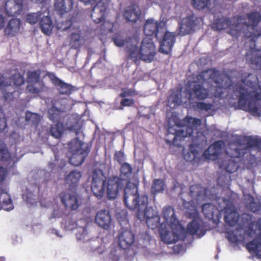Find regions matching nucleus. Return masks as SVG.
Returning <instances> with one entry per match:
<instances>
[{
	"label": "nucleus",
	"mask_w": 261,
	"mask_h": 261,
	"mask_svg": "<svg viewBox=\"0 0 261 261\" xmlns=\"http://www.w3.org/2000/svg\"><path fill=\"white\" fill-rule=\"evenodd\" d=\"M5 8L10 16L19 15L23 10V0H7Z\"/></svg>",
	"instance_id": "aec40b11"
},
{
	"label": "nucleus",
	"mask_w": 261,
	"mask_h": 261,
	"mask_svg": "<svg viewBox=\"0 0 261 261\" xmlns=\"http://www.w3.org/2000/svg\"><path fill=\"white\" fill-rule=\"evenodd\" d=\"M114 158L120 164H122L124 161V154L121 151H116L115 153Z\"/></svg>",
	"instance_id": "e2e57ef3"
},
{
	"label": "nucleus",
	"mask_w": 261,
	"mask_h": 261,
	"mask_svg": "<svg viewBox=\"0 0 261 261\" xmlns=\"http://www.w3.org/2000/svg\"><path fill=\"white\" fill-rule=\"evenodd\" d=\"M183 158L187 162H192L196 158L198 154V151L196 150V146L194 144H191L189 145V149L187 152L185 150H182Z\"/></svg>",
	"instance_id": "ea45409f"
},
{
	"label": "nucleus",
	"mask_w": 261,
	"mask_h": 261,
	"mask_svg": "<svg viewBox=\"0 0 261 261\" xmlns=\"http://www.w3.org/2000/svg\"><path fill=\"white\" fill-rule=\"evenodd\" d=\"M14 208L12 200L10 195L5 192L3 189H0V210L4 209L9 211Z\"/></svg>",
	"instance_id": "2f4dec72"
},
{
	"label": "nucleus",
	"mask_w": 261,
	"mask_h": 261,
	"mask_svg": "<svg viewBox=\"0 0 261 261\" xmlns=\"http://www.w3.org/2000/svg\"><path fill=\"white\" fill-rule=\"evenodd\" d=\"M123 201L128 209L137 211V217L139 220H145L149 228L154 229L160 225L159 215L152 208L148 207V197L146 195H139L137 185L127 184Z\"/></svg>",
	"instance_id": "f03ea898"
},
{
	"label": "nucleus",
	"mask_w": 261,
	"mask_h": 261,
	"mask_svg": "<svg viewBox=\"0 0 261 261\" xmlns=\"http://www.w3.org/2000/svg\"><path fill=\"white\" fill-rule=\"evenodd\" d=\"M246 247L250 253L261 258V234L256 236L253 240L247 243Z\"/></svg>",
	"instance_id": "cd10ccee"
},
{
	"label": "nucleus",
	"mask_w": 261,
	"mask_h": 261,
	"mask_svg": "<svg viewBox=\"0 0 261 261\" xmlns=\"http://www.w3.org/2000/svg\"><path fill=\"white\" fill-rule=\"evenodd\" d=\"M117 239L119 247L125 250L129 248L134 243L135 236L132 231L125 230L118 235Z\"/></svg>",
	"instance_id": "f3484780"
},
{
	"label": "nucleus",
	"mask_w": 261,
	"mask_h": 261,
	"mask_svg": "<svg viewBox=\"0 0 261 261\" xmlns=\"http://www.w3.org/2000/svg\"><path fill=\"white\" fill-rule=\"evenodd\" d=\"M247 19L251 24L244 22L242 31L239 24L236 26V29L231 28L229 33L238 38L242 33L243 34V37L245 38L250 39V41L253 43V47H251L246 54L245 57L247 62L252 65H254L257 69H261V52L255 47V43L256 41L261 40V33H255L250 32L254 31L258 23L261 20V14L257 11H252L247 15Z\"/></svg>",
	"instance_id": "7ed1b4c3"
},
{
	"label": "nucleus",
	"mask_w": 261,
	"mask_h": 261,
	"mask_svg": "<svg viewBox=\"0 0 261 261\" xmlns=\"http://www.w3.org/2000/svg\"><path fill=\"white\" fill-rule=\"evenodd\" d=\"M61 111L59 109L53 106L48 110V118L54 122H59Z\"/></svg>",
	"instance_id": "a18cd8bd"
},
{
	"label": "nucleus",
	"mask_w": 261,
	"mask_h": 261,
	"mask_svg": "<svg viewBox=\"0 0 261 261\" xmlns=\"http://www.w3.org/2000/svg\"><path fill=\"white\" fill-rule=\"evenodd\" d=\"M224 201L226 204L223 210L225 214L224 220L228 225L234 226L239 221V214L232 201L227 199H224Z\"/></svg>",
	"instance_id": "f8f14e48"
},
{
	"label": "nucleus",
	"mask_w": 261,
	"mask_h": 261,
	"mask_svg": "<svg viewBox=\"0 0 261 261\" xmlns=\"http://www.w3.org/2000/svg\"><path fill=\"white\" fill-rule=\"evenodd\" d=\"M224 143L222 141H216L205 149L203 156L208 159L215 161L217 160L222 151Z\"/></svg>",
	"instance_id": "6ab92c4d"
},
{
	"label": "nucleus",
	"mask_w": 261,
	"mask_h": 261,
	"mask_svg": "<svg viewBox=\"0 0 261 261\" xmlns=\"http://www.w3.org/2000/svg\"><path fill=\"white\" fill-rule=\"evenodd\" d=\"M73 4V0H56L55 10L60 15H63L72 10Z\"/></svg>",
	"instance_id": "a878e982"
},
{
	"label": "nucleus",
	"mask_w": 261,
	"mask_h": 261,
	"mask_svg": "<svg viewBox=\"0 0 261 261\" xmlns=\"http://www.w3.org/2000/svg\"><path fill=\"white\" fill-rule=\"evenodd\" d=\"M20 20L17 18H12L8 22L5 29V34L7 36H14L19 32Z\"/></svg>",
	"instance_id": "473e14b6"
},
{
	"label": "nucleus",
	"mask_w": 261,
	"mask_h": 261,
	"mask_svg": "<svg viewBox=\"0 0 261 261\" xmlns=\"http://www.w3.org/2000/svg\"><path fill=\"white\" fill-rule=\"evenodd\" d=\"M202 19L192 14L184 18L179 25L178 34L180 36H185L194 32L196 28H199Z\"/></svg>",
	"instance_id": "6e6552de"
},
{
	"label": "nucleus",
	"mask_w": 261,
	"mask_h": 261,
	"mask_svg": "<svg viewBox=\"0 0 261 261\" xmlns=\"http://www.w3.org/2000/svg\"><path fill=\"white\" fill-rule=\"evenodd\" d=\"M95 222L100 227L108 229L111 222L109 212L105 210L99 211L95 216Z\"/></svg>",
	"instance_id": "bb28decb"
},
{
	"label": "nucleus",
	"mask_w": 261,
	"mask_h": 261,
	"mask_svg": "<svg viewBox=\"0 0 261 261\" xmlns=\"http://www.w3.org/2000/svg\"><path fill=\"white\" fill-rule=\"evenodd\" d=\"M251 219L252 216L248 214L243 213L241 216V220L243 225L250 223Z\"/></svg>",
	"instance_id": "338daca9"
},
{
	"label": "nucleus",
	"mask_w": 261,
	"mask_h": 261,
	"mask_svg": "<svg viewBox=\"0 0 261 261\" xmlns=\"http://www.w3.org/2000/svg\"><path fill=\"white\" fill-rule=\"evenodd\" d=\"M175 42V34L173 33L166 32L161 43L159 51L165 55L170 54Z\"/></svg>",
	"instance_id": "a211bd4d"
},
{
	"label": "nucleus",
	"mask_w": 261,
	"mask_h": 261,
	"mask_svg": "<svg viewBox=\"0 0 261 261\" xmlns=\"http://www.w3.org/2000/svg\"><path fill=\"white\" fill-rule=\"evenodd\" d=\"M233 144L238 147L245 146V147L242 148H234L233 154L234 156H243L249 151L250 149L253 147L259 148L261 146V139L252 136H239L231 146Z\"/></svg>",
	"instance_id": "39448f33"
},
{
	"label": "nucleus",
	"mask_w": 261,
	"mask_h": 261,
	"mask_svg": "<svg viewBox=\"0 0 261 261\" xmlns=\"http://www.w3.org/2000/svg\"><path fill=\"white\" fill-rule=\"evenodd\" d=\"M106 177L101 170H95L93 172L91 189L98 199L103 197L106 191Z\"/></svg>",
	"instance_id": "0eeeda50"
},
{
	"label": "nucleus",
	"mask_w": 261,
	"mask_h": 261,
	"mask_svg": "<svg viewBox=\"0 0 261 261\" xmlns=\"http://www.w3.org/2000/svg\"><path fill=\"white\" fill-rule=\"evenodd\" d=\"M42 15L43 13L41 11L30 13L27 15L26 20L28 23L31 24H35L39 22Z\"/></svg>",
	"instance_id": "de8ad7c7"
},
{
	"label": "nucleus",
	"mask_w": 261,
	"mask_h": 261,
	"mask_svg": "<svg viewBox=\"0 0 261 261\" xmlns=\"http://www.w3.org/2000/svg\"><path fill=\"white\" fill-rule=\"evenodd\" d=\"M165 182L162 179H155L153 180L151 186V193L155 195L159 193H163L165 188Z\"/></svg>",
	"instance_id": "37998d69"
},
{
	"label": "nucleus",
	"mask_w": 261,
	"mask_h": 261,
	"mask_svg": "<svg viewBox=\"0 0 261 261\" xmlns=\"http://www.w3.org/2000/svg\"><path fill=\"white\" fill-rule=\"evenodd\" d=\"M48 14H49L48 13ZM39 28L41 32L46 35H50L54 28L53 22L49 15L42 16L39 21Z\"/></svg>",
	"instance_id": "c756f323"
},
{
	"label": "nucleus",
	"mask_w": 261,
	"mask_h": 261,
	"mask_svg": "<svg viewBox=\"0 0 261 261\" xmlns=\"http://www.w3.org/2000/svg\"><path fill=\"white\" fill-rule=\"evenodd\" d=\"M167 132V136L168 138L166 139V142L169 144L173 145L177 147L181 146L177 142L178 140L180 142L185 138L190 137L193 134L192 128L190 127H186L185 130L184 126L179 129H177L174 126H170L168 127Z\"/></svg>",
	"instance_id": "423d86ee"
},
{
	"label": "nucleus",
	"mask_w": 261,
	"mask_h": 261,
	"mask_svg": "<svg viewBox=\"0 0 261 261\" xmlns=\"http://www.w3.org/2000/svg\"><path fill=\"white\" fill-rule=\"evenodd\" d=\"M192 5L196 9L202 10L211 5V0H192Z\"/></svg>",
	"instance_id": "603ef678"
},
{
	"label": "nucleus",
	"mask_w": 261,
	"mask_h": 261,
	"mask_svg": "<svg viewBox=\"0 0 261 261\" xmlns=\"http://www.w3.org/2000/svg\"><path fill=\"white\" fill-rule=\"evenodd\" d=\"M59 197L66 210L73 211L76 210L79 208V204L77 197L69 190L61 192L59 194Z\"/></svg>",
	"instance_id": "4468645a"
},
{
	"label": "nucleus",
	"mask_w": 261,
	"mask_h": 261,
	"mask_svg": "<svg viewBox=\"0 0 261 261\" xmlns=\"http://www.w3.org/2000/svg\"><path fill=\"white\" fill-rule=\"evenodd\" d=\"M114 27V22H112L109 20L104 21L100 26V30L102 31V33L103 34L112 33L113 32Z\"/></svg>",
	"instance_id": "5fc2aeb1"
},
{
	"label": "nucleus",
	"mask_w": 261,
	"mask_h": 261,
	"mask_svg": "<svg viewBox=\"0 0 261 261\" xmlns=\"http://www.w3.org/2000/svg\"><path fill=\"white\" fill-rule=\"evenodd\" d=\"M135 104V100L133 98H123L120 101L119 110H123L124 107H132Z\"/></svg>",
	"instance_id": "680f3d73"
},
{
	"label": "nucleus",
	"mask_w": 261,
	"mask_h": 261,
	"mask_svg": "<svg viewBox=\"0 0 261 261\" xmlns=\"http://www.w3.org/2000/svg\"><path fill=\"white\" fill-rule=\"evenodd\" d=\"M81 172L77 170L71 171L65 177V183L68 185L70 189H75L81 178Z\"/></svg>",
	"instance_id": "7c9ffc66"
},
{
	"label": "nucleus",
	"mask_w": 261,
	"mask_h": 261,
	"mask_svg": "<svg viewBox=\"0 0 261 261\" xmlns=\"http://www.w3.org/2000/svg\"><path fill=\"white\" fill-rule=\"evenodd\" d=\"M40 71H28L27 72V81L29 84L37 83L39 81L40 77Z\"/></svg>",
	"instance_id": "8fccbe9b"
},
{
	"label": "nucleus",
	"mask_w": 261,
	"mask_h": 261,
	"mask_svg": "<svg viewBox=\"0 0 261 261\" xmlns=\"http://www.w3.org/2000/svg\"><path fill=\"white\" fill-rule=\"evenodd\" d=\"M196 108L199 111H208L213 107V105L211 103L204 102H197L196 105Z\"/></svg>",
	"instance_id": "13d9d810"
},
{
	"label": "nucleus",
	"mask_w": 261,
	"mask_h": 261,
	"mask_svg": "<svg viewBox=\"0 0 261 261\" xmlns=\"http://www.w3.org/2000/svg\"><path fill=\"white\" fill-rule=\"evenodd\" d=\"M25 120L37 127L40 122V117L38 114L28 112L25 115Z\"/></svg>",
	"instance_id": "3c124183"
},
{
	"label": "nucleus",
	"mask_w": 261,
	"mask_h": 261,
	"mask_svg": "<svg viewBox=\"0 0 261 261\" xmlns=\"http://www.w3.org/2000/svg\"><path fill=\"white\" fill-rule=\"evenodd\" d=\"M84 145V143L76 137L68 143L69 151L71 153L82 152L84 150V148H83Z\"/></svg>",
	"instance_id": "58836bf2"
},
{
	"label": "nucleus",
	"mask_w": 261,
	"mask_h": 261,
	"mask_svg": "<svg viewBox=\"0 0 261 261\" xmlns=\"http://www.w3.org/2000/svg\"><path fill=\"white\" fill-rule=\"evenodd\" d=\"M84 37L82 36V31L77 30L76 32L72 33L70 36L69 45L72 48L79 49L82 46Z\"/></svg>",
	"instance_id": "c9c22d12"
},
{
	"label": "nucleus",
	"mask_w": 261,
	"mask_h": 261,
	"mask_svg": "<svg viewBox=\"0 0 261 261\" xmlns=\"http://www.w3.org/2000/svg\"><path fill=\"white\" fill-rule=\"evenodd\" d=\"M24 84V77L19 72L12 74L8 78H6L3 74H0V90L11 86L18 87Z\"/></svg>",
	"instance_id": "2eb2a0df"
},
{
	"label": "nucleus",
	"mask_w": 261,
	"mask_h": 261,
	"mask_svg": "<svg viewBox=\"0 0 261 261\" xmlns=\"http://www.w3.org/2000/svg\"><path fill=\"white\" fill-rule=\"evenodd\" d=\"M8 171L6 168L0 166V182H3L7 177Z\"/></svg>",
	"instance_id": "774afa93"
},
{
	"label": "nucleus",
	"mask_w": 261,
	"mask_h": 261,
	"mask_svg": "<svg viewBox=\"0 0 261 261\" xmlns=\"http://www.w3.org/2000/svg\"><path fill=\"white\" fill-rule=\"evenodd\" d=\"M185 121L189 125L183 126L185 129L186 127H190L192 128V129L193 130L194 128H197L200 126L201 123V120L200 119L191 117H186L185 118Z\"/></svg>",
	"instance_id": "864d4df0"
},
{
	"label": "nucleus",
	"mask_w": 261,
	"mask_h": 261,
	"mask_svg": "<svg viewBox=\"0 0 261 261\" xmlns=\"http://www.w3.org/2000/svg\"><path fill=\"white\" fill-rule=\"evenodd\" d=\"M50 133L51 136L55 138H60L63 133L62 124L57 122L56 124L51 125L50 129Z\"/></svg>",
	"instance_id": "09e8293b"
},
{
	"label": "nucleus",
	"mask_w": 261,
	"mask_h": 261,
	"mask_svg": "<svg viewBox=\"0 0 261 261\" xmlns=\"http://www.w3.org/2000/svg\"><path fill=\"white\" fill-rule=\"evenodd\" d=\"M66 165V162L64 160H60L56 154H55V160L50 162L48 167L52 172H56L57 170H61Z\"/></svg>",
	"instance_id": "79ce46f5"
},
{
	"label": "nucleus",
	"mask_w": 261,
	"mask_h": 261,
	"mask_svg": "<svg viewBox=\"0 0 261 261\" xmlns=\"http://www.w3.org/2000/svg\"><path fill=\"white\" fill-rule=\"evenodd\" d=\"M232 146L226 151V153L228 155L226 156L224 160L220 163L219 168L224 170L226 172L232 173L236 172L239 168V162L236 160L237 159L241 158L242 156H234L233 155L234 148H231Z\"/></svg>",
	"instance_id": "9d476101"
},
{
	"label": "nucleus",
	"mask_w": 261,
	"mask_h": 261,
	"mask_svg": "<svg viewBox=\"0 0 261 261\" xmlns=\"http://www.w3.org/2000/svg\"><path fill=\"white\" fill-rule=\"evenodd\" d=\"M61 95H69L74 91V87L61 80L55 86Z\"/></svg>",
	"instance_id": "4c0bfd02"
},
{
	"label": "nucleus",
	"mask_w": 261,
	"mask_h": 261,
	"mask_svg": "<svg viewBox=\"0 0 261 261\" xmlns=\"http://www.w3.org/2000/svg\"><path fill=\"white\" fill-rule=\"evenodd\" d=\"M246 207L251 212L256 213L260 210L261 204L259 202L252 201L247 205Z\"/></svg>",
	"instance_id": "bf43d9fd"
},
{
	"label": "nucleus",
	"mask_w": 261,
	"mask_h": 261,
	"mask_svg": "<svg viewBox=\"0 0 261 261\" xmlns=\"http://www.w3.org/2000/svg\"><path fill=\"white\" fill-rule=\"evenodd\" d=\"M127 51L129 53V58L135 62L140 59L151 62L154 59L156 53L155 46L152 39L149 37L143 38L140 47L134 43L127 46Z\"/></svg>",
	"instance_id": "20e7f679"
},
{
	"label": "nucleus",
	"mask_w": 261,
	"mask_h": 261,
	"mask_svg": "<svg viewBox=\"0 0 261 261\" xmlns=\"http://www.w3.org/2000/svg\"><path fill=\"white\" fill-rule=\"evenodd\" d=\"M141 10L138 5L132 4L127 7L123 13V17L127 21L137 22L140 17Z\"/></svg>",
	"instance_id": "5701e85b"
},
{
	"label": "nucleus",
	"mask_w": 261,
	"mask_h": 261,
	"mask_svg": "<svg viewBox=\"0 0 261 261\" xmlns=\"http://www.w3.org/2000/svg\"><path fill=\"white\" fill-rule=\"evenodd\" d=\"M7 126L6 120L0 118V132L3 131ZM0 161L3 162L12 161L11 156L6 144L0 139Z\"/></svg>",
	"instance_id": "412c9836"
},
{
	"label": "nucleus",
	"mask_w": 261,
	"mask_h": 261,
	"mask_svg": "<svg viewBox=\"0 0 261 261\" xmlns=\"http://www.w3.org/2000/svg\"><path fill=\"white\" fill-rule=\"evenodd\" d=\"M244 158V163L248 164L251 166H253L256 165V158L254 155L251 154L249 151L247 152V153L245 154Z\"/></svg>",
	"instance_id": "6e6d98bb"
},
{
	"label": "nucleus",
	"mask_w": 261,
	"mask_h": 261,
	"mask_svg": "<svg viewBox=\"0 0 261 261\" xmlns=\"http://www.w3.org/2000/svg\"><path fill=\"white\" fill-rule=\"evenodd\" d=\"M122 180L117 177L113 176L108 180L107 196L109 199H114L117 197L119 190L123 188Z\"/></svg>",
	"instance_id": "dca6fc26"
},
{
	"label": "nucleus",
	"mask_w": 261,
	"mask_h": 261,
	"mask_svg": "<svg viewBox=\"0 0 261 261\" xmlns=\"http://www.w3.org/2000/svg\"><path fill=\"white\" fill-rule=\"evenodd\" d=\"M27 90L29 92L33 94H38L41 91L39 88L35 87L32 83L27 86Z\"/></svg>",
	"instance_id": "69168bd1"
},
{
	"label": "nucleus",
	"mask_w": 261,
	"mask_h": 261,
	"mask_svg": "<svg viewBox=\"0 0 261 261\" xmlns=\"http://www.w3.org/2000/svg\"><path fill=\"white\" fill-rule=\"evenodd\" d=\"M189 99L195 98L199 100L206 99L209 96V90L203 86V84L197 81H193L190 84L189 89L186 90Z\"/></svg>",
	"instance_id": "9b49d317"
},
{
	"label": "nucleus",
	"mask_w": 261,
	"mask_h": 261,
	"mask_svg": "<svg viewBox=\"0 0 261 261\" xmlns=\"http://www.w3.org/2000/svg\"><path fill=\"white\" fill-rule=\"evenodd\" d=\"M165 28L163 23L152 18L147 19L143 27L144 33L149 38L154 36L159 39L162 37Z\"/></svg>",
	"instance_id": "1a4fd4ad"
},
{
	"label": "nucleus",
	"mask_w": 261,
	"mask_h": 261,
	"mask_svg": "<svg viewBox=\"0 0 261 261\" xmlns=\"http://www.w3.org/2000/svg\"><path fill=\"white\" fill-rule=\"evenodd\" d=\"M138 92L134 89L123 88L121 89V92L119 96L120 97L124 98L127 96H136Z\"/></svg>",
	"instance_id": "4d7b16f0"
},
{
	"label": "nucleus",
	"mask_w": 261,
	"mask_h": 261,
	"mask_svg": "<svg viewBox=\"0 0 261 261\" xmlns=\"http://www.w3.org/2000/svg\"><path fill=\"white\" fill-rule=\"evenodd\" d=\"M76 21V17L69 16L65 21H62L57 23V28L58 30L65 31L70 29L73 22Z\"/></svg>",
	"instance_id": "a19ab883"
},
{
	"label": "nucleus",
	"mask_w": 261,
	"mask_h": 261,
	"mask_svg": "<svg viewBox=\"0 0 261 261\" xmlns=\"http://www.w3.org/2000/svg\"><path fill=\"white\" fill-rule=\"evenodd\" d=\"M120 173L119 178L121 179V180L127 181L125 186V187H126L127 184L130 182L129 180L130 179L133 173L132 166L127 163H122L120 169ZM131 183L133 184V182H132ZM134 184H135L134 183ZM125 188H125L124 189V194H125Z\"/></svg>",
	"instance_id": "72a5a7b5"
},
{
	"label": "nucleus",
	"mask_w": 261,
	"mask_h": 261,
	"mask_svg": "<svg viewBox=\"0 0 261 261\" xmlns=\"http://www.w3.org/2000/svg\"><path fill=\"white\" fill-rule=\"evenodd\" d=\"M106 11L107 7L105 4L102 1H99L93 8L91 17L95 23H100L105 19Z\"/></svg>",
	"instance_id": "393cba45"
},
{
	"label": "nucleus",
	"mask_w": 261,
	"mask_h": 261,
	"mask_svg": "<svg viewBox=\"0 0 261 261\" xmlns=\"http://www.w3.org/2000/svg\"><path fill=\"white\" fill-rule=\"evenodd\" d=\"M200 227V224L199 222L195 218L188 224L187 231L189 234L194 235L198 232Z\"/></svg>",
	"instance_id": "49530a36"
},
{
	"label": "nucleus",
	"mask_w": 261,
	"mask_h": 261,
	"mask_svg": "<svg viewBox=\"0 0 261 261\" xmlns=\"http://www.w3.org/2000/svg\"><path fill=\"white\" fill-rule=\"evenodd\" d=\"M67 226L70 230H73L74 229H78L76 237L79 240H82L85 239V236L87 234V231L86 222L84 220L81 219L77 222L69 220L67 222Z\"/></svg>",
	"instance_id": "4be33fe9"
},
{
	"label": "nucleus",
	"mask_w": 261,
	"mask_h": 261,
	"mask_svg": "<svg viewBox=\"0 0 261 261\" xmlns=\"http://www.w3.org/2000/svg\"><path fill=\"white\" fill-rule=\"evenodd\" d=\"M243 74L241 83L233 84L230 76L219 70L211 68L203 70L196 76V81L204 84L212 81L216 85L213 89V96L220 98L224 91L232 89V96L238 99V106L242 110L249 112L253 115H261V86L253 74Z\"/></svg>",
	"instance_id": "f257e3e1"
},
{
	"label": "nucleus",
	"mask_w": 261,
	"mask_h": 261,
	"mask_svg": "<svg viewBox=\"0 0 261 261\" xmlns=\"http://www.w3.org/2000/svg\"><path fill=\"white\" fill-rule=\"evenodd\" d=\"M215 206L210 203H204L202 205L201 211L204 216L208 219H211L214 216Z\"/></svg>",
	"instance_id": "c03bdc74"
},
{
	"label": "nucleus",
	"mask_w": 261,
	"mask_h": 261,
	"mask_svg": "<svg viewBox=\"0 0 261 261\" xmlns=\"http://www.w3.org/2000/svg\"><path fill=\"white\" fill-rule=\"evenodd\" d=\"M231 21L227 18H221L215 19L212 28L214 31H220L230 26Z\"/></svg>",
	"instance_id": "e433bc0d"
},
{
	"label": "nucleus",
	"mask_w": 261,
	"mask_h": 261,
	"mask_svg": "<svg viewBox=\"0 0 261 261\" xmlns=\"http://www.w3.org/2000/svg\"><path fill=\"white\" fill-rule=\"evenodd\" d=\"M90 151V148L88 146L84 148L82 152L72 153L69 159V163L74 166L81 165L85 161Z\"/></svg>",
	"instance_id": "c85d7f7f"
},
{
	"label": "nucleus",
	"mask_w": 261,
	"mask_h": 261,
	"mask_svg": "<svg viewBox=\"0 0 261 261\" xmlns=\"http://www.w3.org/2000/svg\"><path fill=\"white\" fill-rule=\"evenodd\" d=\"M6 88H4L1 90H2V95L3 97L6 102H10L13 100L14 97V92H8L6 90Z\"/></svg>",
	"instance_id": "052dcab7"
},
{
	"label": "nucleus",
	"mask_w": 261,
	"mask_h": 261,
	"mask_svg": "<svg viewBox=\"0 0 261 261\" xmlns=\"http://www.w3.org/2000/svg\"><path fill=\"white\" fill-rule=\"evenodd\" d=\"M132 39L130 36L124 37L123 33L121 31L115 33L112 37V40L118 47H122L125 45H126V47L130 45L131 44L128 45L127 44L132 42Z\"/></svg>",
	"instance_id": "f704fd0d"
},
{
	"label": "nucleus",
	"mask_w": 261,
	"mask_h": 261,
	"mask_svg": "<svg viewBox=\"0 0 261 261\" xmlns=\"http://www.w3.org/2000/svg\"><path fill=\"white\" fill-rule=\"evenodd\" d=\"M46 75L49 78L51 83L55 86L61 80L58 78L54 72H48Z\"/></svg>",
	"instance_id": "0e129e2a"
},
{
	"label": "nucleus",
	"mask_w": 261,
	"mask_h": 261,
	"mask_svg": "<svg viewBox=\"0 0 261 261\" xmlns=\"http://www.w3.org/2000/svg\"><path fill=\"white\" fill-rule=\"evenodd\" d=\"M171 229H175V231H169L163 229L160 231L161 240L166 244H170L176 243L181 239V233L184 231V228L181 226L180 228H176V226H174Z\"/></svg>",
	"instance_id": "ddd939ff"
},
{
	"label": "nucleus",
	"mask_w": 261,
	"mask_h": 261,
	"mask_svg": "<svg viewBox=\"0 0 261 261\" xmlns=\"http://www.w3.org/2000/svg\"><path fill=\"white\" fill-rule=\"evenodd\" d=\"M163 216L165 220V222L168 223L171 228H173L174 226L177 227H181L179 224V222L176 218L173 208L170 206H166L163 209Z\"/></svg>",
	"instance_id": "b1692460"
}]
</instances>
